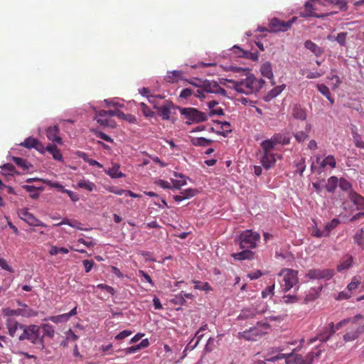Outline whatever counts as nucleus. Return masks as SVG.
<instances>
[{"label":"nucleus","instance_id":"obj_1","mask_svg":"<svg viewBox=\"0 0 364 364\" xmlns=\"http://www.w3.org/2000/svg\"><path fill=\"white\" fill-rule=\"evenodd\" d=\"M232 84V87L238 92L250 95L259 91L265 83L262 79H257L253 75L247 73V77L240 81L229 80Z\"/></svg>","mask_w":364,"mask_h":364},{"label":"nucleus","instance_id":"obj_2","mask_svg":"<svg viewBox=\"0 0 364 364\" xmlns=\"http://www.w3.org/2000/svg\"><path fill=\"white\" fill-rule=\"evenodd\" d=\"M41 327L38 325L23 324L21 326V333L18 336V340L19 341H28L32 344L36 346V348L40 350H43L46 348L45 341L40 338Z\"/></svg>","mask_w":364,"mask_h":364},{"label":"nucleus","instance_id":"obj_3","mask_svg":"<svg viewBox=\"0 0 364 364\" xmlns=\"http://www.w3.org/2000/svg\"><path fill=\"white\" fill-rule=\"evenodd\" d=\"M259 238V233L253 232L252 229H246L235 238L234 242L235 245H238L240 249L251 250L256 247L257 242Z\"/></svg>","mask_w":364,"mask_h":364},{"label":"nucleus","instance_id":"obj_4","mask_svg":"<svg viewBox=\"0 0 364 364\" xmlns=\"http://www.w3.org/2000/svg\"><path fill=\"white\" fill-rule=\"evenodd\" d=\"M179 111L181 114L184 116V119H186V123L187 124L200 123L208 119L205 113L194 107L179 108Z\"/></svg>","mask_w":364,"mask_h":364},{"label":"nucleus","instance_id":"obj_5","mask_svg":"<svg viewBox=\"0 0 364 364\" xmlns=\"http://www.w3.org/2000/svg\"><path fill=\"white\" fill-rule=\"evenodd\" d=\"M299 272L292 269H284L280 275L283 274V279L281 283V287L284 292L289 291L294 285L299 282Z\"/></svg>","mask_w":364,"mask_h":364},{"label":"nucleus","instance_id":"obj_6","mask_svg":"<svg viewBox=\"0 0 364 364\" xmlns=\"http://www.w3.org/2000/svg\"><path fill=\"white\" fill-rule=\"evenodd\" d=\"M296 18L293 17L291 19L284 21H281L277 18H273L269 24V30L270 32L277 33V32H284L289 29L292 24L295 22Z\"/></svg>","mask_w":364,"mask_h":364},{"label":"nucleus","instance_id":"obj_7","mask_svg":"<svg viewBox=\"0 0 364 364\" xmlns=\"http://www.w3.org/2000/svg\"><path fill=\"white\" fill-rule=\"evenodd\" d=\"M334 270L331 269H311L306 274V277L311 280H329L334 276Z\"/></svg>","mask_w":364,"mask_h":364},{"label":"nucleus","instance_id":"obj_8","mask_svg":"<svg viewBox=\"0 0 364 364\" xmlns=\"http://www.w3.org/2000/svg\"><path fill=\"white\" fill-rule=\"evenodd\" d=\"M196 86L208 93H214L222 96L227 95L226 90L222 88L216 81L205 80L201 82L200 85Z\"/></svg>","mask_w":364,"mask_h":364},{"label":"nucleus","instance_id":"obj_9","mask_svg":"<svg viewBox=\"0 0 364 364\" xmlns=\"http://www.w3.org/2000/svg\"><path fill=\"white\" fill-rule=\"evenodd\" d=\"M315 7L314 6L310 3L309 1H307L304 4V11L300 14V16L301 17H316L318 18H323L324 17L333 15L334 14H337V12H331L329 14H316L315 12Z\"/></svg>","mask_w":364,"mask_h":364},{"label":"nucleus","instance_id":"obj_10","mask_svg":"<svg viewBox=\"0 0 364 364\" xmlns=\"http://www.w3.org/2000/svg\"><path fill=\"white\" fill-rule=\"evenodd\" d=\"M21 145L27 149L33 148L41 154L45 153V146L43 145V144L40 142L37 139L31 136L26 138L24 141L21 144Z\"/></svg>","mask_w":364,"mask_h":364},{"label":"nucleus","instance_id":"obj_11","mask_svg":"<svg viewBox=\"0 0 364 364\" xmlns=\"http://www.w3.org/2000/svg\"><path fill=\"white\" fill-rule=\"evenodd\" d=\"M271 326L267 322L258 321L255 326L250 328V331L255 336H262L267 333V330L270 329Z\"/></svg>","mask_w":364,"mask_h":364},{"label":"nucleus","instance_id":"obj_12","mask_svg":"<svg viewBox=\"0 0 364 364\" xmlns=\"http://www.w3.org/2000/svg\"><path fill=\"white\" fill-rule=\"evenodd\" d=\"M2 314L4 315V316H8V317H11V316H21L22 317L23 316H31L33 314H31V311H28V310H24V309H11L10 308H4L2 309Z\"/></svg>","mask_w":364,"mask_h":364},{"label":"nucleus","instance_id":"obj_13","mask_svg":"<svg viewBox=\"0 0 364 364\" xmlns=\"http://www.w3.org/2000/svg\"><path fill=\"white\" fill-rule=\"evenodd\" d=\"M287 364H311V358L307 361L301 355L289 353L286 357Z\"/></svg>","mask_w":364,"mask_h":364},{"label":"nucleus","instance_id":"obj_14","mask_svg":"<svg viewBox=\"0 0 364 364\" xmlns=\"http://www.w3.org/2000/svg\"><path fill=\"white\" fill-rule=\"evenodd\" d=\"M323 286H320L318 287H312L310 289L309 292L306 294V296L304 299V304H307L309 302H311L316 300L319 297L321 294V291H322Z\"/></svg>","mask_w":364,"mask_h":364},{"label":"nucleus","instance_id":"obj_15","mask_svg":"<svg viewBox=\"0 0 364 364\" xmlns=\"http://www.w3.org/2000/svg\"><path fill=\"white\" fill-rule=\"evenodd\" d=\"M59 127L57 125L50 127L46 130V136L50 141L62 144V139L58 136Z\"/></svg>","mask_w":364,"mask_h":364},{"label":"nucleus","instance_id":"obj_16","mask_svg":"<svg viewBox=\"0 0 364 364\" xmlns=\"http://www.w3.org/2000/svg\"><path fill=\"white\" fill-rule=\"evenodd\" d=\"M173 107V103L166 102L162 106L157 107L159 115L164 120L170 118L171 109ZM156 108V107H155Z\"/></svg>","mask_w":364,"mask_h":364},{"label":"nucleus","instance_id":"obj_17","mask_svg":"<svg viewBox=\"0 0 364 364\" xmlns=\"http://www.w3.org/2000/svg\"><path fill=\"white\" fill-rule=\"evenodd\" d=\"M264 311L259 312L256 308H247L243 309L239 316L238 320H246L255 317L257 314H263Z\"/></svg>","mask_w":364,"mask_h":364},{"label":"nucleus","instance_id":"obj_18","mask_svg":"<svg viewBox=\"0 0 364 364\" xmlns=\"http://www.w3.org/2000/svg\"><path fill=\"white\" fill-rule=\"evenodd\" d=\"M242 250L240 252L232 253L231 254V257H233L235 260H245V259H252L254 257L255 253L248 249H242Z\"/></svg>","mask_w":364,"mask_h":364},{"label":"nucleus","instance_id":"obj_19","mask_svg":"<svg viewBox=\"0 0 364 364\" xmlns=\"http://www.w3.org/2000/svg\"><path fill=\"white\" fill-rule=\"evenodd\" d=\"M6 324L9 334L11 337H14L16 331L18 329L21 330V326H23V323H20L16 320L10 318L6 320Z\"/></svg>","mask_w":364,"mask_h":364},{"label":"nucleus","instance_id":"obj_20","mask_svg":"<svg viewBox=\"0 0 364 364\" xmlns=\"http://www.w3.org/2000/svg\"><path fill=\"white\" fill-rule=\"evenodd\" d=\"M276 160L274 155L272 153H263V156L261 159V163L262 166L265 169H269L275 164Z\"/></svg>","mask_w":364,"mask_h":364},{"label":"nucleus","instance_id":"obj_21","mask_svg":"<svg viewBox=\"0 0 364 364\" xmlns=\"http://www.w3.org/2000/svg\"><path fill=\"white\" fill-rule=\"evenodd\" d=\"M350 200L357 206L359 210H364V197L353 191L349 192Z\"/></svg>","mask_w":364,"mask_h":364},{"label":"nucleus","instance_id":"obj_22","mask_svg":"<svg viewBox=\"0 0 364 364\" xmlns=\"http://www.w3.org/2000/svg\"><path fill=\"white\" fill-rule=\"evenodd\" d=\"M183 72L181 70L168 71L164 80L168 83H175L181 80Z\"/></svg>","mask_w":364,"mask_h":364},{"label":"nucleus","instance_id":"obj_23","mask_svg":"<svg viewBox=\"0 0 364 364\" xmlns=\"http://www.w3.org/2000/svg\"><path fill=\"white\" fill-rule=\"evenodd\" d=\"M198 191L195 188H188L183 191L181 195L173 196V199L176 202H181L185 199H189L196 195Z\"/></svg>","mask_w":364,"mask_h":364},{"label":"nucleus","instance_id":"obj_24","mask_svg":"<svg viewBox=\"0 0 364 364\" xmlns=\"http://www.w3.org/2000/svg\"><path fill=\"white\" fill-rule=\"evenodd\" d=\"M41 329L43 331V334H40V338L45 341V338L48 337L50 338H53L55 336V329L54 327L49 323H42L39 326Z\"/></svg>","mask_w":364,"mask_h":364},{"label":"nucleus","instance_id":"obj_25","mask_svg":"<svg viewBox=\"0 0 364 364\" xmlns=\"http://www.w3.org/2000/svg\"><path fill=\"white\" fill-rule=\"evenodd\" d=\"M364 333V324L358 326L355 331L347 332L343 336V340L346 342L352 341L356 339L360 334Z\"/></svg>","mask_w":364,"mask_h":364},{"label":"nucleus","instance_id":"obj_26","mask_svg":"<svg viewBox=\"0 0 364 364\" xmlns=\"http://www.w3.org/2000/svg\"><path fill=\"white\" fill-rule=\"evenodd\" d=\"M119 168L118 164H113L111 168L105 170V173L112 178H123L125 175L119 171Z\"/></svg>","mask_w":364,"mask_h":364},{"label":"nucleus","instance_id":"obj_27","mask_svg":"<svg viewBox=\"0 0 364 364\" xmlns=\"http://www.w3.org/2000/svg\"><path fill=\"white\" fill-rule=\"evenodd\" d=\"M316 162L320 163L321 169L324 168L326 166H329L332 168H334L336 166V161L335 157L333 155L327 156L321 162H320V157L317 156Z\"/></svg>","mask_w":364,"mask_h":364},{"label":"nucleus","instance_id":"obj_28","mask_svg":"<svg viewBox=\"0 0 364 364\" xmlns=\"http://www.w3.org/2000/svg\"><path fill=\"white\" fill-rule=\"evenodd\" d=\"M292 115L294 118L300 120H305L306 119V109L300 105H295L293 107Z\"/></svg>","mask_w":364,"mask_h":364},{"label":"nucleus","instance_id":"obj_29","mask_svg":"<svg viewBox=\"0 0 364 364\" xmlns=\"http://www.w3.org/2000/svg\"><path fill=\"white\" fill-rule=\"evenodd\" d=\"M95 119L102 126L109 125V119L107 110H100L97 112Z\"/></svg>","mask_w":364,"mask_h":364},{"label":"nucleus","instance_id":"obj_30","mask_svg":"<svg viewBox=\"0 0 364 364\" xmlns=\"http://www.w3.org/2000/svg\"><path fill=\"white\" fill-rule=\"evenodd\" d=\"M48 151L50 154H51L54 159L59 161H63V155L60 153V151L55 144L48 145L46 147H45V151Z\"/></svg>","mask_w":364,"mask_h":364},{"label":"nucleus","instance_id":"obj_31","mask_svg":"<svg viewBox=\"0 0 364 364\" xmlns=\"http://www.w3.org/2000/svg\"><path fill=\"white\" fill-rule=\"evenodd\" d=\"M21 219L31 226H41L40 222L30 213L25 211L22 213Z\"/></svg>","mask_w":364,"mask_h":364},{"label":"nucleus","instance_id":"obj_32","mask_svg":"<svg viewBox=\"0 0 364 364\" xmlns=\"http://www.w3.org/2000/svg\"><path fill=\"white\" fill-rule=\"evenodd\" d=\"M304 46L306 48L311 51L316 56H320L323 53V49L316 45L315 43L312 42L310 40H308L305 42Z\"/></svg>","mask_w":364,"mask_h":364},{"label":"nucleus","instance_id":"obj_33","mask_svg":"<svg viewBox=\"0 0 364 364\" xmlns=\"http://www.w3.org/2000/svg\"><path fill=\"white\" fill-rule=\"evenodd\" d=\"M12 161L23 171H27L30 168L33 167V165L27 160L20 157L13 156Z\"/></svg>","mask_w":364,"mask_h":364},{"label":"nucleus","instance_id":"obj_34","mask_svg":"<svg viewBox=\"0 0 364 364\" xmlns=\"http://www.w3.org/2000/svg\"><path fill=\"white\" fill-rule=\"evenodd\" d=\"M260 72L264 77L270 80L273 79L272 64L269 62H266L262 65Z\"/></svg>","mask_w":364,"mask_h":364},{"label":"nucleus","instance_id":"obj_35","mask_svg":"<svg viewBox=\"0 0 364 364\" xmlns=\"http://www.w3.org/2000/svg\"><path fill=\"white\" fill-rule=\"evenodd\" d=\"M311 126L307 124L305 128V131L297 132L294 134V137L298 142H302L309 138V134L311 131Z\"/></svg>","mask_w":364,"mask_h":364},{"label":"nucleus","instance_id":"obj_36","mask_svg":"<svg viewBox=\"0 0 364 364\" xmlns=\"http://www.w3.org/2000/svg\"><path fill=\"white\" fill-rule=\"evenodd\" d=\"M326 3H323V5L333 4L339 8L341 11H346L348 9V1L347 0H323Z\"/></svg>","mask_w":364,"mask_h":364},{"label":"nucleus","instance_id":"obj_37","mask_svg":"<svg viewBox=\"0 0 364 364\" xmlns=\"http://www.w3.org/2000/svg\"><path fill=\"white\" fill-rule=\"evenodd\" d=\"M68 316L66 314H60L57 316H51L47 318H45L44 321H50L55 323H65L67 322L69 319L68 318Z\"/></svg>","mask_w":364,"mask_h":364},{"label":"nucleus","instance_id":"obj_38","mask_svg":"<svg viewBox=\"0 0 364 364\" xmlns=\"http://www.w3.org/2000/svg\"><path fill=\"white\" fill-rule=\"evenodd\" d=\"M354 242L356 243L361 250L364 249V234L363 230L359 229L353 235Z\"/></svg>","mask_w":364,"mask_h":364},{"label":"nucleus","instance_id":"obj_39","mask_svg":"<svg viewBox=\"0 0 364 364\" xmlns=\"http://www.w3.org/2000/svg\"><path fill=\"white\" fill-rule=\"evenodd\" d=\"M212 142L213 141L211 139H208L204 137H193L191 139V143L194 146H207Z\"/></svg>","mask_w":364,"mask_h":364},{"label":"nucleus","instance_id":"obj_40","mask_svg":"<svg viewBox=\"0 0 364 364\" xmlns=\"http://www.w3.org/2000/svg\"><path fill=\"white\" fill-rule=\"evenodd\" d=\"M216 123L220 124V128L222 129L221 132H218V133L223 136H227V135L232 132V129H230L231 124L228 122H220L217 121Z\"/></svg>","mask_w":364,"mask_h":364},{"label":"nucleus","instance_id":"obj_41","mask_svg":"<svg viewBox=\"0 0 364 364\" xmlns=\"http://www.w3.org/2000/svg\"><path fill=\"white\" fill-rule=\"evenodd\" d=\"M285 87H286L285 85H282L274 87L272 90H271L269 92L266 98L269 100H272V98L276 97L284 90Z\"/></svg>","mask_w":364,"mask_h":364},{"label":"nucleus","instance_id":"obj_42","mask_svg":"<svg viewBox=\"0 0 364 364\" xmlns=\"http://www.w3.org/2000/svg\"><path fill=\"white\" fill-rule=\"evenodd\" d=\"M331 229H311V235L316 237H328Z\"/></svg>","mask_w":364,"mask_h":364},{"label":"nucleus","instance_id":"obj_43","mask_svg":"<svg viewBox=\"0 0 364 364\" xmlns=\"http://www.w3.org/2000/svg\"><path fill=\"white\" fill-rule=\"evenodd\" d=\"M352 262L353 257L351 256H348L345 260L337 266L338 272H342L343 270L349 269L352 265Z\"/></svg>","mask_w":364,"mask_h":364},{"label":"nucleus","instance_id":"obj_44","mask_svg":"<svg viewBox=\"0 0 364 364\" xmlns=\"http://www.w3.org/2000/svg\"><path fill=\"white\" fill-rule=\"evenodd\" d=\"M318 91L323 95L332 104L334 102V100L331 97V92L329 88L325 85H317Z\"/></svg>","mask_w":364,"mask_h":364},{"label":"nucleus","instance_id":"obj_45","mask_svg":"<svg viewBox=\"0 0 364 364\" xmlns=\"http://www.w3.org/2000/svg\"><path fill=\"white\" fill-rule=\"evenodd\" d=\"M79 188L86 189L89 191H92L95 188V184L87 180H82L77 183Z\"/></svg>","mask_w":364,"mask_h":364},{"label":"nucleus","instance_id":"obj_46","mask_svg":"<svg viewBox=\"0 0 364 364\" xmlns=\"http://www.w3.org/2000/svg\"><path fill=\"white\" fill-rule=\"evenodd\" d=\"M16 304H17V305L18 306L21 307L19 309L28 310V311H31V314H32L31 316H24L25 318H31V317H36V316H38V312L37 311H35L33 309H30L26 304L23 303L21 301L17 299L16 300Z\"/></svg>","mask_w":364,"mask_h":364},{"label":"nucleus","instance_id":"obj_47","mask_svg":"<svg viewBox=\"0 0 364 364\" xmlns=\"http://www.w3.org/2000/svg\"><path fill=\"white\" fill-rule=\"evenodd\" d=\"M299 297L296 295L287 294L282 296V301L284 304H295L299 301Z\"/></svg>","mask_w":364,"mask_h":364},{"label":"nucleus","instance_id":"obj_48","mask_svg":"<svg viewBox=\"0 0 364 364\" xmlns=\"http://www.w3.org/2000/svg\"><path fill=\"white\" fill-rule=\"evenodd\" d=\"M261 146L262 148L263 153H271L270 151L274 148V142L270 139H267L262 142Z\"/></svg>","mask_w":364,"mask_h":364},{"label":"nucleus","instance_id":"obj_49","mask_svg":"<svg viewBox=\"0 0 364 364\" xmlns=\"http://www.w3.org/2000/svg\"><path fill=\"white\" fill-rule=\"evenodd\" d=\"M338 183V179L336 176H331L328 180V183L326 185V190L328 192H333Z\"/></svg>","mask_w":364,"mask_h":364},{"label":"nucleus","instance_id":"obj_50","mask_svg":"<svg viewBox=\"0 0 364 364\" xmlns=\"http://www.w3.org/2000/svg\"><path fill=\"white\" fill-rule=\"evenodd\" d=\"M69 252V250L66 247H58L56 246H51L50 250H49V254L50 255H55L59 253L67 254Z\"/></svg>","mask_w":364,"mask_h":364},{"label":"nucleus","instance_id":"obj_51","mask_svg":"<svg viewBox=\"0 0 364 364\" xmlns=\"http://www.w3.org/2000/svg\"><path fill=\"white\" fill-rule=\"evenodd\" d=\"M175 176H180L181 178V180H173V188L176 189H180L183 186L186 184V181L185 178H183V176L181 174H177L175 173Z\"/></svg>","mask_w":364,"mask_h":364},{"label":"nucleus","instance_id":"obj_52","mask_svg":"<svg viewBox=\"0 0 364 364\" xmlns=\"http://www.w3.org/2000/svg\"><path fill=\"white\" fill-rule=\"evenodd\" d=\"M195 284V289H200L205 291L211 290V287L208 282H201L200 281H193Z\"/></svg>","mask_w":364,"mask_h":364},{"label":"nucleus","instance_id":"obj_53","mask_svg":"<svg viewBox=\"0 0 364 364\" xmlns=\"http://www.w3.org/2000/svg\"><path fill=\"white\" fill-rule=\"evenodd\" d=\"M140 350H141V348L139 344H137V345H134V346L128 347L124 349H122V350L117 349L115 351L116 352L124 351L125 354L127 355V354L134 353L136 352L139 351Z\"/></svg>","mask_w":364,"mask_h":364},{"label":"nucleus","instance_id":"obj_54","mask_svg":"<svg viewBox=\"0 0 364 364\" xmlns=\"http://www.w3.org/2000/svg\"><path fill=\"white\" fill-rule=\"evenodd\" d=\"M1 170L6 172L8 174L14 175L18 173L15 168V166L11 164H5L1 167Z\"/></svg>","mask_w":364,"mask_h":364},{"label":"nucleus","instance_id":"obj_55","mask_svg":"<svg viewBox=\"0 0 364 364\" xmlns=\"http://www.w3.org/2000/svg\"><path fill=\"white\" fill-rule=\"evenodd\" d=\"M67 225L70 226L71 228H77L78 223L75 220H69L68 218H64L60 223L53 224V225Z\"/></svg>","mask_w":364,"mask_h":364},{"label":"nucleus","instance_id":"obj_56","mask_svg":"<svg viewBox=\"0 0 364 364\" xmlns=\"http://www.w3.org/2000/svg\"><path fill=\"white\" fill-rule=\"evenodd\" d=\"M140 109L145 117H153L154 112L144 102L139 104Z\"/></svg>","mask_w":364,"mask_h":364},{"label":"nucleus","instance_id":"obj_57","mask_svg":"<svg viewBox=\"0 0 364 364\" xmlns=\"http://www.w3.org/2000/svg\"><path fill=\"white\" fill-rule=\"evenodd\" d=\"M97 289H102V290H105L107 292H108L109 294H112V295H114L116 294V291L115 289L111 287V286H109L106 284H99L97 285L96 287Z\"/></svg>","mask_w":364,"mask_h":364},{"label":"nucleus","instance_id":"obj_58","mask_svg":"<svg viewBox=\"0 0 364 364\" xmlns=\"http://www.w3.org/2000/svg\"><path fill=\"white\" fill-rule=\"evenodd\" d=\"M183 291H181L179 295H176L175 298L172 299L171 301L175 304L184 305L186 304V301L184 297L182 296Z\"/></svg>","mask_w":364,"mask_h":364},{"label":"nucleus","instance_id":"obj_59","mask_svg":"<svg viewBox=\"0 0 364 364\" xmlns=\"http://www.w3.org/2000/svg\"><path fill=\"white\" fill-rule=\"evenodd\" d=\"M346 32H341L336 37V41L341 46H345L346 43Z\"/></svg>","mask_w":364,"mask_h":364},{"label":"nucleus","instance_id":"obj_60","mask_svg":"<svg viewBox=\"0 0 364 364\" xmlns=\"http://www.w3.org/2000/svg\"><path fill=\"white\" fill-rule=\"evenodd\" d=\"M339 187L343 191H352L350 183L344 178H341L339 182Z\"/></svg>","mask_w":364,"mask_h":364},{"label":"nucleus","instance_id":"obj_61","mask_svg":"<svg viewBox=\"0 0 364 364\" xmlns=\"http://www.w3.org/2000/svg\"><path fill=\"white\" fill-rule=\"evenodd\" d=\"M297 171L300 176H302L304 171L306 169L305 159L301 158V160L296 164Z\"/></svg>","mask_w":364,"mask_h":364},{"label":"nucleus","instance_id":"obj_62","mask_svg":"<svg viewBox=\"0 0 364 364\" xmlns=\"http://www.w3.org/2000/svg\"><path fill=\"white\" fill-rule=\"evenodd\" d=\"M232 52L239 58H244L245 57V53L246 50H243L238 46H234L232 48Z\"/></svg>","mask_w":364,"mask_h":364},{"label":"nucleus","instance_id":"obj_63","mask_svg":"<svg viewBox=\"0 0 364 364\" xmlns=\"http://www.w3.org/2000/svg\"><path fill=\"white\" fill-rule=\"evenodd\" d=\"M354 143L356 147L364 149V141L361 139V137L358 134L353 135Z\"/></svg>","mask_w":364,"mask_h":364},{"label":"nucleus","instance_id":"obj_64","mask_svg":"<svg viewBox=\"0 0 364 364\" xmlns=\"http://www.w3.org/2000/svg\"><path fill=\"white\" fill-rule=\"evenodd\" d=\"M132 333V331H129V330H124L122 331H121L120 333H119L116 336H115V339L116 340H118V341H120V340H122L127 337H128L129 336H130L131 334Z\"/></svg>","mask_w":364,"mask_h":364}]
</instances>
